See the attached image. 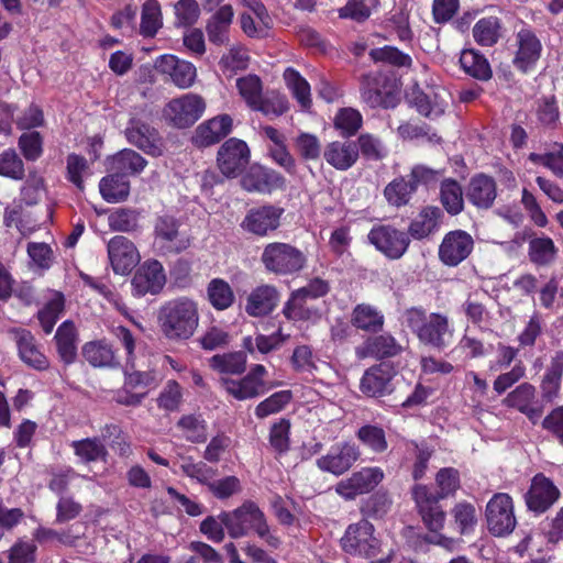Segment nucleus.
Segmentation results:
<instances>
[{"label":"nucleus","mask_w":563,"mask_h":563,"mask_svg":"<svg viewBox=\"0 0 563 563\" xmlns=\"http://www.w3.org/2000/svg\"><path fill=\"white\" fill-rule=\"evenodd\" d=\"M558 487L543 474H537L531 482L529 492L526 495V503L530 510L544 512L559 498Z\"/></svg>","instance_id":"aec40b11"},{"label":"nucleus","mask_w":563,"mask_h":563,"mask_svg":"<svg viewBox=\"0 0 563 563\" xmlns=\"http://www.w3.org/2000/svg\"><path fill=\"white\" fill-rule=\"evenodd\" d=\"M309 298L302 291L295 290L283 308V314L288 320H312L319 317V310L308 305Z\"/></svg>","instance_id":"58836bf2"},{"label":"nucleus","mask_w":563,"mask_h":563,"mask_svg":"<svg viewBox=\"0 0 563 563\" xmlns=\"http://www.w3.org/2000/svg\"><path fill=\"white\" fill-rule=\"evenodd\" d=\"M221 518L228 534L233 539L254 531L272 549H278L282 544L279 537L271 530L264 512L252 500H245L231 511H221Z\"/></svg>","instance_id":"f257e3e1"},{"label":"nucleus","mask_w":563,"mask_h":563,"mask_svg":"<svg viewBox=\"0 0 563 563\" xmlns=\"http://www.w3.org/2000/svg\"><path fill=\"white\" fill-rule=\"evenodd\" d=\"M416 192L415 184L405 177L395 178L384 190L388 203L395 207L406 206Z\"/></svg>","instance_id":"3c124183"},{"label":"nucleus","mask_w":563,"mask_h":563,"mask_svg":"<svg viewBox=\"0 0 563 563\" xmlns=\"http://www.w3.org/2000/svg\"><path fill=\"white\" fill-rule=\"evenodd\" d=\"M384 471L380 467H363L335 486V492L346 500H353L356 496L367 494L375 489L384 479Z\"/></svg>","instance_id":"6e6552de"},{"label":"nucleus","mask_w":563,"mask_h":563,"mask_svg":"<svg viewBox=\"0 0 563 563\" xmlns=\"http://www.w3.org/2000/svg\"><path fill=\"white\" fill-rule=\"evenodd\" d=\"M449 93L444 88H430L426 91H415L412 103L417 111L429 119L441 117L448 106Z\"/></svg>","instance_id":"a878e982"},{"label":"nucleus","mask_w":563,"mask_h":563,"mask_svg":"<svg viewBox=\"0 0 563 563\" xmlns=\"http://www.w3.org/2000/svg\"><path fill=\"white\" fill-rule=\"evenodd\" d=\"M451 514L461 534H468L475 530L477 510L473 504L460 501L452 508Z\"/></svg>","instance_id":"864d4df0"},{"label":"nucleus","mask_w":563,"mask_h":563,"mask_svg":"<svg viewBox=\"0 0 563 563\" xmlns=\"http://www.w3.org/2000/svg\"><path fill=\"white\" fill-rule=\"evenodd\" d=\"M441 210L437 207H426L411 221L408 232L416 240H422L439 229Z\"/></svg>","instance_id":"e433bc0d"},{"label":"nucleus","mask_w":563,"mask_h":563,"mask_svg":"<svg viewBox=\"0 0 563 563\" xmlns=\"http://www.w3.org/2000/svg\"><path fill=\"white\" fill-rule=\"evenodd\" d=\"M166 284L163 265L156 260L145 261L135 272L132 280V294L136 297L157 295Z\"/></svg>","instance_id":"f8f14e48"},{"label":"nucleus","mask_w":563,"mask_h":563,"mask_svg":"<svg viewBox=\"0 0 563 563\" xmlns=\"http://www.w3.org/2000/svg\"><path fill=\"white\" fill-rule=\"evenodd\" d=\"M393 377V367L387 363H380L365 371L361 379L360 388L366 396L380 397L391 393Z\"/></svg>","instance_id":"4be33fe9"},{"label":"nucleus","mask_w":563,"mask_h":563,"mask_svg":"<svg viewBox=\"0 0 563 563\" xmlns=\"http://www.w3.org/2000/svg\"><path fill=\"white\" fill-rule=\"evenodd\" d=\"M412 497L423 523L431 532H439L445 522V512L440 506L441 500L424 485H415Z\"/></svg>","instance_id":"9d476101"},{"label":"nucleus","mask_w":563,"mask_h":563,"mask_svg":"<svg viewBox=\"0 0 563 563\" xmlns=\"http://www.w3.org/2000/svg\"><path fill=\"white\" fill-rule=\"evenodd\" d=\"M212 369L229 375H240L246 369V355L243 352L216 354L209 360Z\"/></svg>","instance_id":"79ce46f5"},{"label":"nucleus","mask_w":563,"mask_h":563,"mask_svg":"<svg viewBox=\"0 0 563 563\" xmlns=\"http://www.w3.org/2000/svg\"><path fill=\"white\" fill-rule=\"evenodd\" d=\"M99 189L102 198L108 202H119L128 198L130 184L124 176L114 172V174L103 177L100 180Z\"/></svg>","instance_id":"a19ab883"},{"label":"nucleus","mask_w":563,"mask_h":563,"mask_svg":"<svg viewBox=\"0 0 563 563\" xmlns=\"http://www.w3.org/2000/svg\"><path fill=\"white\" fill-rule=\"evenodd\" d=\"M178 427L184 431L185 437L192 443H201L207 440V426L205 420L189 415L178 421Z\"/></svg>","instance_id":"69168bd1"},{"label":"nucleus","mask_w":563,"mask_h":563,"mask_svg":"<svg viewBox=\"0 0 563 563\" xmlns=\"http://www.w3.org/2000/svg\"><path fill=\"white\" fill-rule=\"evenodd\" d=\"M56 352L59 361L65 365H71L77 358L78 332L73 321H64L54 335Z\"/></svg>","instance_id":"7c9ffc66"},{"label":"nucleus","mask_w":563,"mask_h":563,"mask_svg":"<svg viewBox=\"0 0 563 563\" xmlns=\"http://www.w3.org/2000/svg\"><path fill=\"white\" fill-rule=\"evenodd\" d=\"M234 16L230 4L221 5L208 20L206 32L210 43L225 45L229 42L230 26Z\"/></svg>","instance_id":"473e14b6"},{"label":"nucleus","mask_w":563,"mask_h":563,"mask_svg":"<svg viewBox=\"0 0 563 563\" xmlns=\"http://www.w3.org/2000/svg\"><path fill=\"white\" fill-rule=\"evenodd\" d=\"M84 358L92 367L117 368L121 365L112 345L106 340L90 341L81 350Z\"/></svg>","instance_id":"2f4dec72"},{"label":"nucleus","mask_w":563,"mask_h":563,"mask_svg":"<svg viewBox=\"0 0 563 563\" xmlns=\"http://www.w3.org/2000/svg\"><path fill=\"white\" fill-rule=\"evenodd\" d=\"M401 346L391 334L384 333L368 336L361 345L355 347L358 360L373 356L377 358L391 357L400 353Z\"/></svg>","instance_id":"cd10ccee"},{"label":"nucleus","mask_w":563,"mask_h":563,"mask_svg":"<svg viewBox=\"0 0 563 563\" xmlns=\"http://www.w3.org/2000/svg\"><path fill=\"white\" fill-rule=\"evenodd\" d=\"M361 457L360 448L355 443H338L323 456L316 461L319 470L340 476L346 473Z\"/></svg>","instance_id":"9b49d317"},{"label":"nucleus","mask_w":563,"mask_h":563,"mask_svg":"<svg viewBox=\"0 0 563 563\" xmlns=\"http://www.w3.org/2000/svg\"><path fill=\"white\" fill-rule=\"evenodd\" d=\"M219 384L231 397L240 401L257 398L268 391V388H263L247 375L240 379L221 377Z\"/></svg>","instance_id":"f704fd0d"},{"label":"nucleus","mask_w":563,"mask_h":563,"mask_svg":"<svg viewBox=\"0 0 563 563\" xmlns=\"http://www.w3.org/2000/svg\"><path fill=\"white\" fill-rule=\"evenodd\" d=\"M241 186L250 192L269 194L284 189L286 179L276 170L254 164L241 178Z\"/></svg>","instance_id":"dca6fc26"},{"label":"nucleus","mask_w":563,"mask_h":563,"mask_svg":"<svg viewBox=\"0 0 563 563\" xmlns=\"http://www.w3.org/2000/svg\"><path fill=\"white\" fill-rule=\"evenodd\" d=\"M368 241L391 260L400 258L407 251L410 239L406 232L391 225H375L367 235Z\"/></svg>","instance_id":"1a4fd4ad"},{"label":"nucleus","mask_w":563,"mask_h":563,"mask_svg":"<svg viewBox=\"0 0 563 563\" xmlns=\"http://www.w3.org/2000/svg\"><path fill=\"white\" fill-rule=\"evenodd\" d=\"M488 300L486 291H474L470 294L462 305V311L468 321L481 324L489 319V311L485 301Z\"/></svg>","instance_id":"a18cd8bd"},{"label":"nucleus","mask_w":563,"mask_h":563,"mask_svg":"<svg viewBox=\"0 0 563 563\" xmlns=\"http://www.w3.org/2000/svg\"><path fill=\"white\" fill-rule=\"evenodd\" d=\"M485 518L488 531L495 537L510 534L517 525L512 499L508 494H495L486 505Z\"/></svg>","instance_id":"39448f33"},{"label":"nucleus","mask_w":563,"mask_h":563,"mask_svg":"<svg viewBox=\"0 0 563 563\" xmlns=\"http://www.w3.org/2000/svg\"><path fill=\"white\" fill-rule=\"evenodd\" d=\"M179 466L186 476L194 478L198 483L206 486L210 483V479L216 476L217 472L214 468L208 466L205 462H195L191 456L180 457Z\"/></svg>","instance_id":"4d7b16f0"},{"label":"nucleus","mask_w":563,"mask_h":563,"mask_svg":"<svg viewBox=\"0 0 563 563\" xmlns=\"http://www.w3.org/2000/svg\"><path fill=\"white\" fill-rule=\"evenodd\" d=\"M291 390H279L272 394L266 399L262 400L254 410L258 419H265L268 416L275 415L284 410V408L291 401Z\"/></svg>","instance_id":"6e6d98bb"},{"label":"nucleus","mask_w":563,"mask_h":563,"mask_svg":"<svg viewBox=\"0 0 563 563\" xmlns=\"http://www.w3.org/2000/svg\"><path fill=\"white\" fill-rule=\"evenodd\" d=\"M252 110L260 111L269 118H277L288 110V101L285 96L272 91L258 100V104Z\"/></svg>","instance_id":"680f3d73"},{"label":"nucleus","mask_w":563,"mask_h":563,"mask_svg":"<svg viewBox=\"0 0 563 563\" xmlns=\"http://www.w3.org/2000/svg\"><path fill=\"white\" fill-rule=\"evenodd\" d=\"M139 216L136 210L119 208L109 214V227L117 232H132L139 225Z\"/></svg>","instance_id":"052dcab7"},{"label":"nucleus","mask_w":563,"mask_h":563,"mask_svg":"<svg viewBox=\"0 0 563 563\" xmlns=\"http://www.w3.org/2000/svg\"><path fill=\"white\" fill-rule=\"evenodd\" d=\"M0 175L12 179L24 177V165L14 150H5L0 154Z\"/></svg>","instance_id":"774afa93"},{"label":"nucleus","mask_w":563,"mask_h":563,"mask_svg":"<svg viewBox=\"0 0 563 563\" xmlns=\"http://www.w3.org/2000/svg\"><path fill=\"white\" fill-rule=\"evenodd\" d=\"M65 298L62 292H54L52 298L37 312V319L43 331L48 334L53 331L57 320L64 311Z\"/></svg>","instance_id":"49530a36"},{"label":"nucleus","mask_w":563,"mask_h":563,"mask_svg":"<svg viewBox=\"0 0 563 563\" xmlns=\"http://www.w3.org/2000/svg\"><path fill=\"white\" fill-rule=\"evenodd\" d=\"M71 448L74 449L75 455L82 463L104 460L108 455V451L99 438H86L73 441Z\"/></svg>","instance_id":"c03bdc74"},{"label":"nucleus","mask_w":563,"mask_h":563,"mask_svg":"<svg viewBox=\"0 0 563 563\" xmlns=\"http://www.w3.org/2000/svg\"><path fill=\"white\" fill-rule=\"evenodd\" d=\"M155 67L162 74L168 75L172 81L183 89L191 87L197 77L196 67L191 63L178 59L174 55L161 56Z\"/></svg>","instance_id":"5701e85b"},{"label":"nucleus","mask_w":563,"mask_h":563,"mask_svg":"<svg viewBox=\"0 0 563 563\" xmlns=\"http://www.w3.org/2000/svg\"><path fill=\"white\" fill-rule=\"evenodd\" d=\"M218 165L227 177L238 176L250 162V148L239 139L227 140L218 151Z\"/></svg>","instance_id":"ddd939ff"},{"label":"nucleus","mask_w":563,"mask_h":563,"mask_svg":"<svg viewBox=\"0 0 563 563\" xmlns=\"http://www.w3.org/2000/svg\"><path fill=\"white\" fill-rule=\"evenodd\" d=\"M157 320L161 332L168 340H188L199 324L198 305L188 297L168 300L159 308Z\"/></svg>","instance_id":"f03ea898"},{"label":"nucleus","mask_w":563,"mask_h":563,"mask_svg":"<svg viewBox=\"0 0 563 563\" xmlns=\"http://www.w3.org/2000/svg\"><path fill=\"white\" fill-rule=\"evenodd\" d=\"M517 54L514 63L517 68L527 71L541 56L542 44L536 33L529 27H522L517 33Z\"/></svg>","instance_id":"b1692460"},{"label":"nucleus","mask_w":563,"mask_h":563,"mask_svg":"<svg viewBox=\"0 0 563 563\" xmlns=\"http://www.w3.org/2000/svg\"><path fill=\"white\" fill-rule=\"evenodd\" d=\"M356 434L358 440L375 453H383L388 448L385 431L378 426H363Z\"/></svg>","instance_id":"bf43d9fd"},{"label":"nucleus","mask_w":563,"mask_h":563,"mask_svg":"<svg viewBox=\"0 0 563 563\" xmlns=\"http://www.w3.org/2000/svg\"><path fill=\"white\" fill-rule=\"evenodd\" d=\"M233 121L229 114L217 115L197 126L192 143L198 147H208L220 142L232 131Z\"/></svg>","instance_id":"412c9836"},{"label":"nucleus","mask_w":563,"mask_h":563,"mask_svg":"<svg viewBox=\"0 0 563 563\" xmlns=\"http://www.w3.org/2000/svg\"><path fill=\"white\" fill-rule=\"evenodd\" d=\"M474 247L473 238L462 230L445 234L440 247L439 257L446 266H457L468 257Z\"/></svg>","instance_id":"2eb2a0df"},{"label":"nucleus","mask_w":563,"mask_h":563,"mask_svg":"<svg viewBox=\"0 0 563 563\" xmlns=\"http://www.w3.org/2000/svg\"><path fill=\"white\" fill-rule=\"evenodd\" d=\"M128 141L148 155L159 156L163 142L156 129L139 119H131L125 130Z\"/></svg>","instance_id":"a211bd4d"},{"label":"nucleus","mask_w":563,"mask_h":563,"mask_svg":"<svg viewBox=\"0 0 563 563\" xmlns=\"http://www.w3.org/2000/svg\"><path fill=\"white\" fill-rule=\"evenodd\" d=\"M440 199L444 209L450 214H459L464 207L463 190L454 179H445L441 183Z\"/></svg>","instance_id":"de8ad7c7"},{"label":"nucleus","mask_w":563,"mask_h":563,"mask_svg":"<svg viewBox=\"0 0 563 563\" xmlns=\"http://www.w3.org/2000/svg\"><path fill=\"white\" fill-rule=\"evenodd\" d=\"M101 437L108 442L110 448L121 456H128L131 453V446L128 438L117 424H107L101 430Z\"/></svg>","instance_id":"338daca9"},{"label":"nucleus","mask_w":563,"mask_h":563,"mask_svg":"<svg viewBox=\"0 0 563 563\" xmlns=\"http://www.w3.org/2000/svg\"><path fill=\"white\" fill-rule=\"evenodd\" d=\"M279 291L273 285H260L246 298L245 311L251 317H264L277 307Z\"/></svg>","instance_id":"393cba45"},{"label":"nucleus","mask_w":563,"mask_h":563,"mask_svg":"<svg viewBox=\"0 0 563 563\" xmlns=\"http://www.w3.org/2000/svg\"><path fill=\"white\" fill-rule=\"evenodd\" d=\"M325 162L338 170H347L358 158V146L351 141H333L323 150Z\"/></svg>","instance_id":"c85d7f7f"},{"label":"nucleus","mask_w":563,"mask_h":563,"mask_svg":"<svg viewBox=\"0 0 563 563\" xmlns=\"http://www.w3.org/2000/svg\"><path fill=\"white\" fill-rule=\"evenodd\" d=\"M460 63L466 74L478 80L487 81L492 78L493 71L488 60L475 49H464Z\"/></svg>","instance_id":"4c0bfd02"},{"label":"nucleus","mask_w":563,"mask_h":563,"mask_svg":"<svg viewBox=\"0 0 563 563\" xmlns=\"http://www.w3.org/2000/svg\"><path fill=\"white\" fill-rule=\"evenodd\" d=\"M558 249L548 236L534 238L529 242V258L537 265H549L556 256Z\"/></svg>","instance_id":"603ef678"},{"label":"nucleus","mask_w":563,"mask_h":563,"mask_svg":"<svg viewBox=\"0 0 563 563\" xmlns=\"http://www.w3.org/2000/svg\"><path fill=\"white\" fill-rule=\"evenodd\" d=\"M497 197V185L493 177L478 174L471 178L466 198L478 209H489Z\"/></svg>","instance_id":"bb28decb"},{"label":"nucleus","mask_w":563,"mask_h":563,"mask_svg":"<svg viewBox=\"0 0 563 563\" xmlns=\"http://www.w3.org/2000/svg\"><path fill=\"white\" fill-rule=\"evenodd\" d=\"M161 26V7L156 0H147L142 8L141 33L145 36H154Z\"/></svg>","instance_id":"13d9d810"},{"label":"nucleus","mask_w":563,"mask_h":563,"mask_svg":"<svg viewBox=\"0 0 563 563\" xmlns=\"http://www.w3.org/2000/svg\"><path fill=\"white\" fill-rule=\"evenodd\" d=\"M209 492L218 499H228L242 492L241 481L234 476L229 475L220 479H210L207 485Z\"/></svg>","instance_id":"0e129e2a"},{"label":"nucleus","mask_w":563,"mask_h":563,"mask_svg":"<svg viewBox=\"0 0 563 563\" xmlns=\"http://www.w3.org/2000/svg\"><path fill=\"white\" fill-rule=\"evenodd\" d=\"M208 300L217 310L230 308L235 299L234 292L228 282L221 278H213L207 287Z\"/></svg>","instance_id":"37998d69"},{"label":"nucleus","mask_w":563,"mask_h":563,"mask_svg":"<svg viewBox=\"0 0 563 563\" xmlns=\"http://www.w3.org/2000/svg\"><path fill=\"white\" fill-rule=\"evenodd\" d=\"M284 79L300 107L303 110H308L311 107L310 85L308 81L290 67L284 71Z\"/></svg>","instance_id":"8fccbe9b"},{"label":"nucleus","mask_w":563,"mask_h":563,"mask_svg":"<svg viewBox=\"0 0 563 563\" xmlns=\"http://www.w3.org/2000/svg\"><path fill=\"white\" fill-rule=\"evenodd\" d=\"M206 110L202 97L186 93L170 100L164 109L165 118L176 128L184 129L197 122Z\"/></svg>","instance_id":"0eeeda50"},{"label":"nucleus","mask_w":563,"mask_h":563,"mask_svg":"<svg viewBox=\"0 0 563 563\" xmlns=\"http://www.w3.org/2000/svg\"><path fill=\"white\" fill-rule=\"evenodd\" d=\"M110 164L113 172L125 176L141 173L147 162L137 152L124 148L112 156Z\"/></svg>","instance_id":"ea45409f"},{"label":"nucleus","mask_w":563,"mask_h":563,"mask_svg":"<svg viewBox=\"0 0 563 563\" xmlns=\"http://www.w3.org/2000/svg\"><path fill=\"white\" fill-rule=\"evenodd\" d=\"M405 320L423 345L437 351H443L450 345L454 330L448 316L439 312L428 314L422 308H410L405 312Z\"/></svg>","instance_id":"7ed1b4c3"},{"label":"nucleus","mask_w":563,"mask_h":563,"mask_svg":"<svg viewBox=\"0 0 563 563\" xmlns=\"http://www.w3.org/2000/svg\"><path fill=\"white\" fill-rule=\"evenodd\" d=\"M563 373V352H559L552 360L551 366L547 371L542 384L543 398L551 400L560 388Z\"/></svg>","instance_id":"5fc2aeb1"},{"label":"nucleus","mask_w":563,"mask_h":563,"mask_svg":"<svg viewBox=\"0 0 563 563\" xmlns=\"http://www.w3.org/2000/svg\"><path fill=\"white\" fill-rule=\"evenodd\" d=\"M500 21L496 16L478 20L473 27V37L482 46H493L500 37Z\"/></svg>","instance_id":"09e8293b"},{"label":"nucleus","mask_w":563,"mask_h":563,"mask_svg":"<svg viewBox=\"0 0 563 563\" xmlns=\"http://www.w3.org/2000/svg\"><path fill=\"white\" fill-rule=\"evenodd\" d=\"M341 541L343 550L353 555L375 559L379 551V542L374 537V527L367 520L350 525Z\"/></svg>","instance_id":"423d86ee"},{"label":"nucleus","mask_w":563,"mask_h":563,"mask_svg":"<svg viewBox=\"0 0 563 563\" xmlns=\"http://www.w3.org/2000/svg\"><path fill=\"white\" fill-rule=\"evenodd\" d=\"M534 399L536 387L529 383H522L507 395L504 404L507 407L517 409L536 424L543 415V407Z\"/></svg>","instance_id":"6ab92c4d"},{"label":"nucleus","mask_w":563,"mask_h":563,"mask_svg":"<svg viewBox=\"0 0 563 563\" xmlns=\"http://www.w3.org/2000/svg\"><path fill=\"white\" fill-rule=\"evenodd\" d=\"M236 87L241 97L246 104L252 109L258 104V100L263 97L262 80L256 75H247L236 80Z\"/></svg>","instance_id":"e2e57ef3"},{"label":"nucleus","mask_w":563,"mask_h":563,"mask_svg":"<svg viewBox=\"0 0 563 563\" xmlns=\"http://www.w3.org/2000/svg\"><path fill=\"white\" fill-rule=\"evenodd\" d=\"M16 345L21 360L29 366L44 371L49 366L47 357L38 350L30 331L22 330L16 334Z\"/></svg>","instance_id":"72a5a7b5"},{"label":"nucleus","mask_w":563,"mask_h":563,"mask_svg":"<svg viewBox=\"0 0 563 563\" xmlns=\"http://www.w3.org/2000/svg\"><path fill=\"white\" fill-rule=\"evenodd\" d=\"M284 210L275 206H263L251 209L243 219V230L264 236L279 227Z\"/></svg>","instance_id":"f3484780"},{"label":"nucleus","mask_w":563,"mask_h":563,"mask_svg":"<svg viewBox=\"0 0 563 563\" xmlns=\"http://www.w3.org/2000/svg\"><path fill=\"white\" fill-rule=\"evenodd\" d=\"M385 322L384 314L377 308L367 305H356L351 314V323L356 329L369 333H377L383 330Z\"/></svg>","instance_id":"c9c22d12"},{"label":"nucleus","mask_w":563,"mask_h":563,"mask_svg":"<svg viewBox=\"0 0 563 563\" xmlns=\"http://www.w3.org/2000/svg\"><path fill=\"white\" fill-rule=\"evenodd\" d=\"M156 240L161 247L168 253H179L188 246L178 230V222L172 217H162L155 224Z\"/></svg>","instance_id":"c756f323"},{"label":"nucleus","mask_w":563,"mask_h":563,"mask_svg":"<svg viewBox=\"0 0 563 563\" xmlns=\"http://www.w3.org/2000/svg\"><path fill=\"white\" fill-rule=\"evenodd\" d=\"M110 265L117 275H128L140 262L134 243L123 235L113 236L107 245Z\"/></svg>","instance_id":"4468645a"},{"label":"nucleus","mask_w":563,"mask_h":563,"mask_svg":"<svg viewBox=\"0 0 563 563\" xmlns=\"http://www.w3.org/2000/svg\"><path fill=\"white\" fill-rule=\"evenodd\" d=\"M261 261L267 271L288 275L299 272L305 266L306 256L288 243L274 242L264 247Z\"/></svg>","instance_id":"20e7f679"}]
</instances>
